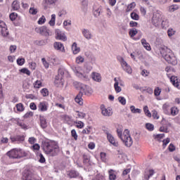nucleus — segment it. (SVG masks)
I'll use <instances>...</instances> for the list:
<instances>
[{"instance_id": "c756f323", "label": "nucleus", "mask_w": 180, "mask_h": 180, "mask_svg": "<svg viewBox=\"0 0 180 180\" xmlns=\"http://www.w3.org/2000/svg\"><path fill=\"white\" fill-rule=\"evenodd\" d=\"M170 110V115H172V116H176V115L179 112V110H178V108L176 107L171 108Z\"/></svg>"}, {"instance_id": "603ef678", "label": "nucleus", "mask_w": 180, "mask_h": 180, "mask_svg": "<svg viewBox=\"0 0 180 180\" xmlns=\"http://www.w3.org/2000/svg\"><path fill=\"white\" fill-rule=\"evenodd\" d=\"M65 15H67V11L65 10H61L58 13L59 18H63V16H65Z\"/></svg>"}, {"instance_id": "a18cd8bd", "label": "nucleus", "mask_w": 180, "mask_h": 180, "mask_svg": "<svg viewBox=\"0 0 180 180\" xmlns=\"http://www.w3.org/2000/svg\"><path fill=\"white\" fill-rule=\"evenodd\" d=\"M46 23V17L42 15L38 20V25H44Z\"/></svg>"}, {"instance_id": "79ce46f5", "label": "nucleus", "mask_w": 180, "mask_h": 180, "mask_svg": "<svg viewBox=\"0 0 180 180\" xmlns=\"http://www.w3.org/2000/svg\"><path fill=\"white\" fill-rule=\"evenodd\" d=\"M84 61H85V59L84 58V57L79 56L76 58V63L77 64H82V63H84Z\"/></svg>"}, {"instance_id": "bb28decb", "label": "nucleus", "mask_w": 180, "mask_h": 180, "mask_svg": "<svg viewBox=\"0 0 180 180\" xmlns=\"http://www.w3.org/2000/svg\"><path fill=\"white\" fill-rule=\"evenodd\" d=\"M139 33V31H137V29L132 28L129 30V34L131 39L136 36Z\"/></svg>"}, {"instance_id": "20e7f679", "label": "nucleus", "mask_w": 180, "mask_h": 180, "mask_svg": "<svg viewBox=\"0 0 180 180\" xmlns=\"http://www.w3.org/2000/svg\"><path fill=\"white\" fill-rule=\"evenodd\" d=\"M6 154L8 157H9V158H13L15 160H19L20 158L27 157V153H26V151L18 148L11 149Z\"/></svg>"}, {"instance_id": "2eb2a0df", "label": "nucleus", "mask_w": 180, "mask_h": 180, "mask_svg": "<svg viewBox=\"0 0 180 180\" xmlns=\"http://www.w3.org/2000/svg\"><path fill=\"white\" fill-rule=\"evenodd\" d=\"M82 33L86 40H91L94 37V35H92V32H91L90 30L88 29H82Z\"/></svg>"}, {"instance_id": "4be33fe9", "label": "nucleus", "mask_w": 180, "mask_h": 180, "mask_svg": "<svg viewBox=\"0 0 180 180\" xmlns=\"http://www.w3.org/2000/svg\"><path fill=\"white\" fill-rule=\"evenodd\" d=\"M92 79L94 81H96V82H101V81H102V77L101 76V74L96 72L93 73Z\"/></svg>"}, {"instance_id": "4c0bfd02", "label": "nucleus", "mask_w": 180, "mask_h": 180, "mask_svg": "<svg viewBox=\"0 0 180 180\" xmlns=\"http://www.w3.org/2000/svg\"><path fill=\"white\" fill-rule=\"evenodd\" d=\"M169 27V22H168V20H165L162 21V29H167Z\"/></svg>"}, {"instance_id": "f257e3e1", "label": "nucleus", "mask_w": 180, "mask_h": 180, "mask_svg": "<svg viewBox=\"0 0 180 180\" xmlns=\"http://www.w3.org/2000/svg\"><path fill=\"white\" fill-rule=\"evenodd\" d=\"M41 148L44 150L45 154L55 157L60 153V147L58 143L54 141H46L42 142Z\"/></svg>"}, {"instance_id": "a211bd4d", "label": "nucleus", "mask_w": 180, "mask_h": 180, "mask_svg": "<svg viewBox=\"0 0 180 180\" xmlns=\"http://www.w3.org/2000/svg\"><path fill=\"white\" fill-rule=\"evenodd\" d=\"M11 143H15V141H18V143H23V141H25V136L17 135L15 136H11Z\"/></svg>"}, {"instance_id": "c9c22d12", "label": "nucleus", "mask_w": 180, "mask_h": 180, "mask_svg": "<svg viewBox=\"0 0 180 180\" xmlns=\"http://www.w3.org/2000/svg\"><path fill=\"white\" fill-rule=\"evenodd\" d=\"M15 108H17L18 112H23V110H25V106H23L22 103L16 104Z\"/></svg>"}, {"instance_id": "3c124183", "label": "nucleus", "mask_w": 180, "mask_h": 180, "mask_svg": "<svg viewBox=\"0 0 180 180\" xmlns=\"http://www.w3.org/2000/svg\"><path fill=\"white\" fill-rule=\"evenodd\" d=\"M41 94L43 96H49V90L46 88L41 90Z\"/></svg>"}, {"instance_id": "6e6d98bb", "label": "nucleus", "mask_w": 180, "mask_h": 180, "mask_svg": "<svg viewBox=\"0 0 180 180\" xmlns=\"http://www.w3.org/2000/svg\"><path fill=\"white\" fill-rule=\"evenodd\" d=\"M100 155H101V160L103 161V162H106V161H107L106 153L101 152Z\"/></svg>"}, {"instance_id": "423d86ee", "label": "nucleus", "mask_w": 180, "mask_h": 180, "mask_svg": "<svg viewBox=\"0 0 180 180\" xmlns=\"http://www.w3.org/2000/svg\"><path fill=\"white\" fill-rule=\"evenodd\" d=\"M71 68L75 74L77 75V77H79V78H81V79H86V78H88V76H86V75L82 74L84 71L82 70V67L72 65L71 66Z\"/></svg>"}, {"instance_id": "1a4fd4ad", "label": "nucleus", "mask_w": 180, "mask_h": 180, "mask_svg": "<svg viewBox=\"0 0 180 180\" xmlns=\"http://www.w3.org/2000/svg\"><path fill=\"white\" fill-rule=\"evenodd\" d=\"M105 134H107V139H108L109 143H110V144L114 146V147H119V142H117L115 139V137H113V136L112 134H110L109 133V131H105Z\"/></svg>"}, {"instance_id": "bf43d9fd", "label": "nucleus", "mask_w": 180, "mask_h": 180, "mask_svg": "<svg viewBox=\"0 0 180 180\" xmlns=\"http://www.w3.org/2000/svg\"><path fill=\"white\" fill-rule=\"evenodd\" d=\"M77 117H79V119H84V117L86 116V114H85L84 112H81L79 111H77Z\"/></svg>"}, {"instance_id": "4468645a", "label": "nucleus", "mask_w": 180, "mask_h": 180, "mask_svg": "<svg viewBox=\"0 0 180 180\" xmlns=\"http://www.w3.org/2000/svg\"><path fill=\"white\" fill-rule=\"evenodd\" d=\"M152 23L156 27L160 26V23H161V18L160 17V14H153L152 18Z\"/></svg>"}, {"instance_id": "393cba45", "label": "nucleus", "mask_w": 180, "mask_h": 180, "mask_svg": "<svg viewBox=\"0 0 180 180\" xmlns=\"http://www.w3.org/2000/svg\"><path fill=\"white\" fill-rule=\"evenodd\" d=\"M68 175L70 178H77V176H79V173L75 170H70L68 172Z\"/></svg>"}, {"instance_id": "de8ad7c7", "label": "nucleus", "mask_w": 180, "mask_h": 180, "mask_svg": "<svg viewBox=\"0 0 180 180\" xmlns=\"http://www.w3.org/2000/svg\"><path fill=\"white\" fill-rule=\"evenodd\" d=\"M20 71L22 74H26V75H30V74H31L30 70H29V69H27L26 68L21 69Z\"/></svg>"}, {"instance_id": "6e6552de", "label": "nucleus", "mask_w": 180, "mask_h": 180, "mask_svg": "<svg viewBox=\"0 0 180 180\" xmlns=\"http://www.w3.org/2000/svg\"><path fill=\"white\" fill-rule=\"evenodd\" d=\"M56 39L57 40H61L62 41H67V35L64 31H61L60 29L55 30Z\"/></svg>"}, {"instance_id": "680f3d73", "label": "nucleus", "mask_w": 180, "mask_h": 180, "mask_svg": "<svg viewBox=\"0 0 180 180\" xmlns=\"http://www.w3.org/2000/svg\"><path fill=\"white\" fill-rule=\"evenodd\" d=\"M17 64L18 65H23V64H25V58H20L17 59Z\"/></svg>"}, {"instance_id": "4d7b16f0", "label": "nucleus", "mask_w": 180, "mask_h": 180, "mask_svg": "<svg viewBox=\"0 0 180 180\" xmlns=\"http://www.w3.org/2000/svg\"><path fill=\"white\" fill-rule=\"evenodd\" d=\"M117 134L119 139L121 140L122 137H123V130H122V129H117Z\"/></svg>"}, {"instance_id": "5701e85b", "label": "nucleus", "mask_w": 180, "mask_h": 180, "mask_svg": "<svg viewBox=\"0 0 180 180\" xmlns=\"http://www.w3.org/2000/svg\"><path fill=\"white\" fill-rule=\"evenodd\" d=\"M40 124L42 129H46L47 127V121L44 117L40 115L39 116Z\"/></svg>"}, {"instance_id": "6ab92c4d", "label": "nucleus", "mask_w": 180, "mask_h": 180, "mask_svg": "<svg viewBox=\"0 0 180 180\" xmlns=\"http://www.w3.org/2000/svg\"><path fill=\"white\" fill-rule=\"evenodd\" d=\"M54 84L57 86H63L64 85V79L62 77L56 76Z\"/></svg>"}, {"instance_id": "13d9d810", "label": "nucleus", "mask_w": 180, "mask_h": 180, "mask_svg": "<svg viewBox=\"0 0 180 180\" xmlns=\"http://www.w3.org/2000/svg\"><path fill=\"white\" fill-rule=\"evenodd\" d=\"M146 127L148 130H150V131H153L154 130V125L150 123H148L146 124Z\"/></svg>"}, {"instance_id": "09e8293b", "label": "nucleus", "mask_w": 180, "mask_h": 180, "mask_svg": "<svg viewBox=\"0 0 180 180\" xmlns=\"http://www.w3.org/2000/svg\"><path fill=\"white\" fill-rule=\"evenodd\" d=\"M91 129H92V127L89 126L85 129H83V134H89L91 133Z\"/></svg>"}, {"instance_id": "ea45409f", "label": "nucleus", "mask_w": 180, "mask_h": 180, "mask_svg": "<svg viewBox=\"0 0 180 180\" xmlns=\"http://www.w3.org/2000/svg\"><path fill=\"white\" fill-rule=\"evenodd\" d=\"M136 8V3L132 2L129 5H128L127 8V12H130V11H133Z\"/></svg>"}, {"instance_id": "052dcab7", "label": "nucleus", "mask_w": 180, "mask_h": 180, "mask_svg": "<svg viewBox=\"0 0 180 180\" xmlns=\"http://www.w3.org/2000/svg\"><path fill=\"white\" fill-rule=\"evenodd\" d=\"M167 34H168L169 37H172V36H174V34H175V31H174L173 29L169 28L167 30Z\"/></svg>"}, {"instance_id": "b1692460", "label": "nucleus", "mask_w": 180, "mask_h": 180, "mask_svg": "<svg viewBox=\"0 0 180 180\" xmlns=\"http://www.w3.org/2000/svg\"><path fill=\"white\" fill-rule=\"evenodd\" d=\"M72 51L73 54H78L81 51V49L77 46V42H75L72 45Z\"/></svg>"}, {"instance_id": "aec40b11", "label": "nucleus", "mask_w": 180, "mask_h": 180, "mask_svg": "<svg viewBox=\"0 0 180 180\" xmlns=\"http://www.w3.org/2000/svg\"><path fill=\"white\" fill-rule=\"evenodd\" d=\"M141 43L142 46H143L144 49H146V50H147L148 51H150L151 46L148 44V42H147V40H146V39H142L141 40Z\"/></svg>"}, {"instance_id": "c03bdc74", "label": "nucleus", "mask_w": 180, "mask_h": 180, "mask_svg": "<svg viewBox=\"0 0 180 180\" xmlns=\"http://www.w3.org/2000/svg\"><path fill=\"white\" fill-rule=\"evenodd\" d=\"M131 18L134 20H139V19H140V16H139V14H137V13H136L134 12L131 13Z\"/></svg>"}, {"instance_id": "774afa93", "label": "nucleus", "mask_w": 180, "mask_h": 180, "mask_svg": "<svg viewBox=\"0 0 180 180\" xmlns=\"http://www.w3.org/2000/svg\"><path fill=\"white\" fill-rule=\"evenodd\" d=\"M118 154V158H123L124 157V153H123V150H117Z\"/></svg>"}, {"instance_id": "9d476101", "label": "nucleus", "mask_w": 180, "mask_h": 180, "mask_svg": "<svg viewBox=\"0 0 180 180\" xmlns=\"http://www.w3.org/2000/svg\"><path fill=\"white\" fill-rule=\"evenodd\" d=\"M0 28L1 29V34L4 37H8L9 36V31L6 27V25L4 21L0 20Z\"/></svg>"}, {"instance_id": "e2e57ef3", "label": "nucleus", "mask_w": 180, "mask_h": 180, "mask_svg": "<svg viewBox=\"0 0 180 180\" xmlns=\"http://www.w3.org/2000/svg\"><path fill=\"white\" fill-rule=\"evenodd\" d=\"M41 61H42V63H43V65L44 66V68H49L50 65L49 64V62H47V60H46V58H43L41 59Z\"/></svg>"}, {"instance_id": "ddd939ff", "label": "nucleus", "mask_w": 180, "mask_h": 180, "mask_svg": "<svg viewBox=\"0 0 180 180\" xmlns=\"http://www.w3.org/2000/svg\"><path fill=\"white\" fill-rule=\"evenodd\" d=\"M35 31L37 33H39V34H42V36H49V30H47V27L42 26L41 27L35 28Z\"/></svg>"}, {"instance_id": "cd10ccee", "label": "nucleus", "mask_w": 180, "mask_h": 180, "mask_svg": "<svg viewBox=\"0 0 180 180\" xmlns=\"http://www.w3.org/2000/svg\"><path fill=\"white\" fill-rule=\"evenodd\" d=\"M108 174L110 180H116V174H115V170L110 169L108 171Z\"/></svg>"}, {"instance_id": "338daca9", "label": "nucleus", "mask_w": 180, "mask_h": 180, "mask_svg": "<svg viewBox=\"0 0 180 180\" xmlns=\"http://www.w3.org/2000/svg\"><path fill=\"white\" fill-rule=\"evenodd\" d=\"M30 70H36L37 64L34 62H31L29 63Z\"/></svg>"}, {"instance_id": "7c9ffc66", "label": "nucleus", "mask_w": 180, "mask_h": 180, "mask_svg": "<svg viewBox=\"0 0 180 180\" xmlns=\"http://www.w3.org/2000/svg\"><path fill=\"white\" fill-rule=\"evenodd\" d=\"M130 110L131 113H141V109L140 108H136L134 105H131L130 107Z\"/></svg>"}, {"instance_id": "f704fd0d", "label": "nucleus", "mask_w": 180, "mask_h": 180, "mask_svg": "<svg viewBox=\"0 0 180 180\" xmlns=\"http://www.w3.org/2000/svg\"><path fill=\"white\" fill-rule=\"evenodd\" d=\"M43 86V83L40 80H37L34 83V88H36L37 89H39V88H41Z\"/></svg>"}, {"instance_id": "37998d69", "label": "nucleus", "mask_w": 180, "mask_h": 180, "mask_svg": "<svg viewBox=\"0 0 180 180\" xmlns=\"http://www.w3.org/2000/svg\"><path fill=\"white\" fill-rule=\"evenodd\" d=\"M75 124H76V127H77V129H82V127H84V124L82 121H76L75 122Z\"/></svg>"}, {"instance_id": "72a5a7b5", "label": "nucleus", "mask_w": 180, "mask_h": 180, "mask_svg": "<svg viewBox=\"0 0 180 180\" xmlns=\"http://www.w3.org/2000/svg\"><path fill=\"white\" fill-rule=\"evenodd\" d=\"M50 26H55L56 25V14L51 15V18L49 22Z\"/></svg>"}, {"instance_id": "7ed1b4c3", "label": "nucleus", "mask_w": 180, "mask_h": 180, "mask_svg": "<svg viewBox=\"0 0 180 180\" xmlns=\"http://www.w3.org/2000/svg\"><path fill=\"white\" fill-rule=\"evenodd\" d=\"M160 53L163 58H165L169 64L172 65H176L178 60L174 54V52L167 46H162L160 48Z\"/></svg>"}, {"instance_id": "c85d7f7f", "label": "nucleus", "mask_w": 180, "mask_h": 180, "mask_svg": "<svg viewBox=\"0 0 180 180\" xmlns=\"http://www.w3.org/2000/svg\"><path fill=\"white\" fill-rule=\"evenodd\" d=\"M179 9V6L176 4H173L169 6L168 11L169 12H175V11H178Z\"/></svg>"}, {"instance_id": "f03ea898", "label": "nucleus", "mask_w": 180, "mask_h": 180, "mask_svg": "<svg viewBox=\"0 0 180 180\" xmlns=\"http://www.w3.org/2000/svg\"><path fill=\"white\" fill-rule=\"evenodd\" d=\"M73 85L77 89H80V91L75 97V101L77 103H79V105H83L82 95H84H84H91L92 94V90H91L88 86L81 82H75Z\"/></svg>"}, {"instance_id": "a19ab883", "label": "nucleus", "mask_w": 180, "mask_h": 180, "mask_svg": "<svg viewBox=\"0 0 180 180\" xmlns=\"http://www.w3.org/2000/svg\"><path fill=\"white\" fill-rule=\"evenodd\" d=\"M143 112L148 117H151V112H150V110H148V106L145 105L143 107Z\"/></svg>"}, {"instance_id": "dca6fc26", "label": "nucleus", "mask_w": 180, "mask_h": 180, "mask_svg": "<svg viewBox=\"0 0 180 180\" xmlns=\"http://www.w3.org/2000/svg\"><path fill=\"white\" fill-rule=\"evenodd\" d=\"M53 47L55 50L58 51H60L61 53H65V49L64 48V45L61 42H55L53 44Z\"/></svg>"}, {"instance_id": "a878e982", "label": "nucleus", "mask_w": 180, "mask_h": 180, "mask_svg": "<svg viewBox=\"0 0 180 180\" xmlns=\"http://www.w3.org/2000/svg\"><path fill=\"white\" fill-rule=\"evenodd\" d=\"M170 82H172V85H174V86H176V88L179 86V83L178 82V77L175 76H172L170 78Z\"/></svg>"}, {"instance_id": "5fc2aeb1", "label": "nucleus", "mask_w": 180, "mask_h": 180, "mask_svg": "<svg viewBox=\"0 0 180 180\" xmlns=\"http://www.w3.org/2000/svg\"><path fill=\"white\" fill-rule=\"evenodd\" d=\"M44 2L46 4V5H53L57 2V0H44Z\"/></svg>"}, {"instance_id": "473e14b6", "label": "nucleus", "mask_w": 180, "mask_h": 180, "mask_svg": "<svg viewBox=\"0 0 180 180\" xmlns=\"http://www.w3.org/2000/svg\"><path fill=\"white\" fill-rule=\"evenodd\" d=\"M38 12L39 10L34 8V6H32L30 8L29 13H30V15H37Z\"/></svg>"}, {"instance_id": "58836bf2", "label": "nucleus", "mask_w": 180, "mask_h": 180, "mask_svg": "<svg viewBox=\"0 0 180 180\" xmlns=\"http://www.w3.org/2000/svg\"><path fill=\"white\" fill-rule=\"evenodd\" d=\"M101 13H102V8H98L94 11V15L95 18H98V16H101Z\"/></svg>"}, {"instance_id": "69168bd1", "label": "nucleus", "mask_w": 180, "mask_h": 180, "mask_svg": "<svg viewBox=\"0 0 180 180\" xmlns=\"http://www.w3.org/2000/svg\"><path fill=\"white\" fill-rule=\"evenodd\" d=\"M18 18V14L16 13H13L10 14L11 20L13 21Z\"/></svg>"}, {"instance_id": "f3484780", "label": "nucleus", "mask_w": 180, "mask_h": 180, "mask_svg": "<svg viewBox=\"0 0 180 180\" xmlns=\"http://www.w3.org/2000/svg\"><path fill=\"white\" fill-rule=\"evenodd\" d=\"M47 109H49V103L47 102L42 101L39 103L38 110H40V112H46Z\"/></svg>"}, {"instance_id": "8fccbe9b", "label": "nucleus", "mask_w": 180, "mask_h": 180, "mask_svg": "<svg viewBox=\"0 0 180 180\" xmlns=\"http://www.w3.org/2000/svg\"><path fill=\"white\" fill-rule=\"evenodd\" d=\"M118 101L120 102V103H121V105H126V98L123 96H120L118 97Z\"/></svg>"}, {"instance_id": "864d4df0", "label": "nucleus", "mask_w": 180, "mask_h": 180, "mask_svg": "<svg viewBox=\"0 0 180 180\" xmlns=\"http://www.w3.org/2000/svg\"><path fill=\"white\" fill-rule=\"evenodd\" d=\"M165 134H157L155 136V140H157L158 141H160L161 139H164Z\"/></svg>"}, {"instance_id": "f8f14e48", "label": "nucleus", "mask_w": 180, "mask_h": 180, "mask_svg": "<svg viewBox=\"0 0 180 180\" xmlns=\"http://www.w3.org/2000/svg\"><path fill=\"white\" fill-rule=\"evenodd\" d=\"M22 180H37L33 177V174L31 173L30 171H25L22 174ZM38 180H41L39 179Z\"/></svg>"}, {"instance_id": "39448f33", "label": "nucleus", "mask_w": 180, "mask_h": 180, "mask_svg": "<svg viewBox=\"0 0 180 180\" xmlns=\"http://www.w3.org/2000/svg\"><path fill=\"white\" fill-rule=\"evenodd\" d=\"M121 141L126 147H131V146H133V139H131V136H130L129 129H125L124 131Z\"/></svg>"}, {"instance_id": "412c9836", "label": "nucleus", "mask_w": 180, "mask_h": 180, "mask_svg": "<svg viewBox=\"0 0 180 180\" xmlns=\"http://www.w3.org/2000/svg\"><path fill=\"white\" fill-rule=\"evenodd\" d=\"M115 84H114V88L117 94H119V92H122V87L119 86V80L117 78H114Z\"/></svg>"}, {"instance_id": "0e129e2a", "label": "nucleus", "mask_w": 180, "mask_h": 180, "mask_svg": "<svg viewBox=\"0 0 180 180\" xmlns=\"http://www.w3.org/2000/svg\"><path fill=\"white\" fill-rule=\"evenodd\" d=\"M155 96H160L161 94V89H160V87H157L154 91Z\"/></svg>"}, {"instance_id": "0eeeda50", "label": "nucleus", "mask_w": 180, "mask_h": 180, "mask_svg": "<svg viewBox=\"0 0 180 180\" xmlns=\"http://www.w3.org/2000/svg\"><path fill=\"white\" fill-rule=\"evenodd\" d=\"M120 63L121 64V67L124 71L127 72V74H131L133 72V70L131 69V67L129 66V63L124 60V58H120Z\"/></svg>"}, {"instance_id": "49530a36", "label": "nucleus", "mask_w": 180, "mask_h": 180, "mask_svg": "<svg viewBox=\"0 0 180 180\" xmlns=\"http://www.w3.org/2000/svg\"><path fill=\"white\" fill-rule=\"evenodd\" d=\"M71 136L75 139V141L78 140V134H77V131L75 129H72L71 131Z\"/></svg>"}, {"instance_id": "e433bc0d", "label": "nucleus", "mask_w": 180, "mask_h": 180, "mask_svg": "<svg viewBox=\"0 0 180 180\" xmlns=\"http://www.w3.org/2000/svg\"><path fill=\"white\" fill-rule=\"evenodd\" d=\"M67 70H64V69H59L58 70V74L57 75V77H61L62 78H63L65 74H67Z\"/></svg>"}, {"instance_id": "2f4dec72", "label": "nucleus", "mask_w": 180, "mask_h": 180, "mask_svg": "<svg viewBox=\"0 0 180 180\" xmlns=\"http://www.w3.org/2000/svg\"><path fill=\"white\" fill-rule=\"evenodd\" d=\"M12 8L13 11H18L19 8H20V5L19 4V1H14L12 4Z\"/></svg>"}, {"instance_id": "9b49d317", "label": "nucleus", "mask_w": 180, "mask_h": 180, "mask_svg": "<svg viewBox=\"0 0 180 180\" xmlns=\"http://www.w3.org/2000/svg\"><path fill=\"white\" fill-rule=\"evenodd\" d=\"M101 113L103 116H112L113 115V112L110 108H105L104 105H101Z\"/></svg>"}]
</instances>
